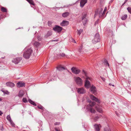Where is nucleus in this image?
<instances>
[{"instance_id":"1","label":"nucleus","mask_w":131,"mask_h":131,"mask_svg":"<svg viewBox=\"0 0 131 131\" xmlns=\"http://www.w3.org/2000/svg\"><path fill=\"white\" fill-rule=\"evenodd\" d=\"M32 51V49L31 47L28 48H25L23 54L24 57L26 59H29L31 56Z\"/></svg>"},{"instance_id":"2","label":"nucleus","mask_w":131,"mask_h":131,"mask_svg":"<svg viewBox=\"0 0 131 131\" xmlns=\"http://www.w3.org/2000/svg\"><path fill=\"white\" fill-rule=\"evenodd\" d=\"M83 72L86 77L84 86L86 88H88L91 86L90 81H92V79L87 75L86 73L84 70H83Z\"/></svg>"},{"instance_id":"3","label":"nucleus","mask_w":131,"mask_h":131,"mask_svg":"<svg viewBox=\"0 0 131 131\" xmlns=\"http://www.w3.org/2000/svg\"><path fill=\"white\" fill-rule=\"evenodd\" d=\"M88 102L89 103V104L87 105L86 107L87 109L90 110L91 113H95V111L92 108V107L95 104V103L92 102L91 100L89 101Z\"/></svg>"},{"instance_id":"4","label":"nucleus","mask_w":131,"mask_h":131,"mask_svg":"<svg viewBox=\"0 0 131 131\" xmlns=\"http://www.w3.org/2000/svg\"><path fill=\"white\" fill-rule=\"evenodd\" d=\"M74 80L76 84L79 86H81L83 84V81L81 78L79 77H75Z\"/></svg>"},{"instance_id":"5","label":"nucleus","mask_w":131,"mask_h":131,"mask_svg":"<svg viewBox=\"0 0 131 131\" xmlns=\"http://www.w3.org/2000/svg\"><path fill=\"white\" fill-rule=\"evenodd\" d=\"M100 36L99 34L97 33L95 35L94 39L92 40V42L93 43L95 44L100 41Z\"/></svg>"},{"instance_id":"6","label":"nucleus","mask_w":131,"mask_h":131,"mask_svg":"<svg viewBox=\"0 0 131 131\" xmlns=\"http://www.w3.org/2000/svg\"><path fill=\"white\" fill-rule=\"evenodd\" d=\"M53 29L55 31L59 32L61 31L62 28L58 25H56L53 28Z\"/></svg>"},{"instance_id":"7","label":"nucleus","mask_w":131,"mask_h":131,"mask_svg":"<svg viewBox=\"0 0 131 131\" xmlns=\"http://www.w3.org/2000/svg\"><path fill=\"white\" fill-rule=\"evenodd\" d=\"M71 70L73 73L76 74H79L80 72L79 70L77 68L74 67L71 68Z\"/></svg>"},{"instance_id":"8","label":"nucleus","mask_w":131,"mask_h":131,"mask_svg":"<svg viewBox=\"0 0 131 131\" xmlns=\"http://www.w3.org/2000/svg\"><path fill=\"white\" fill-rule=\"evenodd\" d=\"M22 60V58H17L14 59L12 60V62L15 64H17L19 63Z\"/></svg>"},{"instance_id":"9","label":"nucleus","mask_w":131,"mask_h":131,"mask_svg":"<svg viewBox=\"0 0 131 131\" xmlns=\"http://www.w3.org/2000/svg\"><path fill=\"white\" fill-rule=\"evenodd\" d=\"M90 97L91 99H92L93 100H94L95 101V102L98 103H100V102L99 100H98V99L97 98L95 97L93 95H90Z\"/></svg>"},{"instance_id":"10","label":"nucleus","mask_w":131,"mask_h":131,"mask_svg":"<svg viewBox=\"0 0 131 131\" xmlns=\"http://www.w3.org/2000/svg\"><path fill=\"white\" fill-rule=\"evenodd\" d=\"M96 110L98 112L101 113L102 112V107L99 105H97L96 106Z\"/></svg>"},{"instance_id":"11","label":"nucleus","mask_w":131,"mask_h":131,"mask_svg":"<svg viewBox=\"0 0 131 131\" xmlns=\"http://www.w3.org/2000/svg\"><path fill=\"white\" fill-rule=\"evenodd\" d=\"M69 24V22L65 20H63L60 23L61 25L62 26H66L68 25Z\"/></svg>"},{"instance_id":"12","label":"nucleus","mask_w":131,"mask_h":131,"mask_svg":"<svg viewBox=\"0 0 131 131\" xmlns=\"http://www.w3.org/2000/svg\"><path fill=\"white\" fill-rule=\"evenodd\" d=\"M87 2V0H81L80 2L81 7H83Z\"/></svg>"},{"instance_id":"13","label":"nucleus","mask_w":131,"mask_h":131,"mask_svg":"<svg viewBox=\"0 0 131 131\" xmlns=\"http://www.w3.org/2000/svg\"><path fill=\"white\" fill-rule=\"evenodd\" d=\"M77 91L78 93L80 94H83L85 92V91L83 88L78 89Z\"/></svg>"},{"instance_id":"14","label":"nucleus","mask_w":131,"mask_h":131,"mask_svg":"<svg viewBox=\"0 0 131 131\" xmlns=\"http://www.w3.org/2000/svg\"><path fill=\"white\" fill-rule=\"evenodd\" d=\"M94 126L95 131H100V127L101 126V125L100 124H95L94 125Z\"/></svg>"},{"instance_id":"15","label":"nucleus","mask_w":131,"mask_h":131,"mask_svg":"<svg viewBox=\"0 0 131 131\" xmlns=\"http://www.w3.org/2000/svg\"><path fill=\"white\" fill-rule=\"evenodd\" d=\"M7 119L10 122L11 124L13 126H14V124L12 121V120L11 119V118L10 117V116L9 115H8L7 116Z\"/></svg>"},{"instance_id":"16","label":"nucleus","mask_w":131,"mask_h":131,"mask_svg":"<svg viewBox=\"0 0 131 131\" xmlns=\"http://www.w3.org/2000/svg\"><path fill=\"white\" fill-rule=\"evenodd\" d=\"M17 86L18 88H20L24 86L25 83L24 82L23 83L22 82H18L17 83Z\"/></svg>"},{"instance_id":"17","label":"nucleus","mask_w":131,"mask_h":131,"mask_svg":"<svg viewBox=\"0 0 131 131\" xmlns=\"http://www.w3.org/2000/svg\"><path fill=\"white\" fill-rule=\"evenodd\" d=\"M57 69L59 71H61L63 70H66L67 69L65 67L59 66L57 67Z\"/></svg>"},{"instance_id":"18","label":"nucleus","mask_w":131,"mask_h":131,"mask_svg":"<svg viewBox=\"0 0 131 131\" xmlns=\"http://www.w3.org/2000/svg\"><path fill=\"white\" fill-rule=\"evenodd\" d=\"M6 84L7 86L10 87H13L15 85L12 82H7L6 83Z\"/></svg>"},{"instance_id":"19","label":"nucleus","mask_w":131,"mask_h":131,"mask_svg":"<svg viewBox=\"0 0 131 131\" xmlns=\"http://www.w3.org/2000/svg\"><path fill=\"white\" fill-rule=\"evenodd\" d=\"M69 13L68 12H66L62 14V16L64 17H66L69 16Z\"/></svg>"},{"instance_id":"20","label":"nucleus","mask_w":131,"mask_h":131,"mask_svg":"<svg viewBox=\"0 0 131 131\" xmlns=\"http://www.w3.org/2000/svg\"><path fill=\"white\" fill-rule=\"evenodd\" d=\"M24 95V92L22 90H20L19 92L18 96L20 97H22Z\"/></svg>"},{"instance_id":"21","label":"nucleus","mask_w":131,"mask_h":131,"mask_svg":"<svg viewBox=\"0 0 131 131\" xmlns=\"http://www.w3.org/2000/svg\"><path fill=\"white\" fill-rule=\"evenodd\" d=\"M90 89L91 91L93 93H94L96 91V88L95 86H92Z\"/></svg>"},{"instance_id":"22","label":"nucleus","mask_w":131,"mask_h":131,"mask_svg":"<svg viewBox=\"0 0 131 131\" xmlns=\"http://www.w3.org/2000/svg\"><path fill=\"white\" fill-rule=\"evenodd\" d=\"M29 102L32 105L36 106V103H35L32 100H31L30 99H29L28 100Z\"/></svg>"},{"instance_id":"23","label":"nucleus","mask_w":131,"mask_h":131,"mask_svg":"<svg viewBox=\"0 0 131 131\" xmlns=\"http://www.w3.org/2000/svg\"><path fill=\"white\" fill-rule=\"evenodd\" d=\"M103 11V9L102 8H101L100 10L99 13V17H103L104 16H102V12Z\"/></svg>"},{"instance_id":"24","label":"nucleus","mask_w":131,"mask_h":131,"mask_svg":"<svg viewBox=\"0 0 131 131\" xmlns=\"http://www.w3.org/2000/svg\"><path fill=\"white\" fill-rule=\"evenodd\" d=\"M1 10L2 12H7V10L5 7H2L1 8Z\"/></svg>"},{"instance_id":"25","label":"nucleus","mask_w":131,"mask_h":131,"mask_svg":"<svg viewBox=\"0 0 131 131\" xmlns=\"http://www.w3.org/2000/svg\"><path fill=\"white\" fill-rule=\"evenodd\" d=\"M127 14H125L124 16H123L121 17V19L123 20H125L127 18Z\"/></svg>"},{"instance_id":"26","label":"nucleus","mask_w":131,"mask_h":131,"mask_svg":"<svg viewBox=\"0 0 131 131\" xmlns=\"http://www.w3.org/2000/svg\"><path fill=\"white\" fill-rule=\"evenodd\" d=\"M104 131H111L109 127L108 126L105 127L104 129Z\"/></svg>"},{"instance_id":"27","label":"nucleus","mask_w":131,"mask_h":131,"mask_svg":"<svg viewBox=\"0 0 131 131\" xmlns=\"http://www.w3.org/2000/svg\"><path fill=\"white\" fill-rule=\"evenodd\" d=\"M40 45V43L38 42H35L34 43V45L36 47H38Z\"/></svg>"},{"instance_id":"28","label":"nucleus","mask_w":131,"mask_h":131,"mask_svg":"<svg viewBox=\"0 0 131 131\" xmlns=\"http://www.w3.org/2000/svg\"><path fill=\"white\" fill-rule=\"evenodd\" d=\"M100 117H101V116H98L97 115L95 116V117L94 118V120L95 121H96L97 120L99 119Z\"/></svg>"},{"instance_id":"29","label":"nucleus","mask_w":131,"mask_h":131,"mask_svg":"<svg viewBox=\"0 0 131 131\" xmlns=\"http://www.w3.org/2000/svg\"><path fill=\"white\" fill-rule=\"evenodd\" d=\"M30 4L33 5H35L34 2L32 0H26Z\"/></svg>"},{"instance_id":"30","label":"nucleus","mask_w":131,"mask_h":131,"mask_svg":"<svg viewBox=\"0 0 131 131\" xmlns=\"http://www.w3.org/2000/svg\"><path fill=\"white\" fill-rule=\"evenodd\" d=\"M87 14H83L82 17V20H83L84 18H86Z\"/></svg>"},{"instance_id":"31","label":"nucleus","mask_w":131,"mask_h":131,"mask_svg":"<svg viewBox=\"0 0 131 131\" xmlns=\"http://www.w3.org/2000/svg\"><path fill=\"white\" fill-rule=\"evenodd\" d=\"M104 64L106 66H108L109 67V64L108 63V62L106 60V59H105L104 60Z\"/></svg>"},{"instance_id":"32","label":"nucleus","mask_w":131,"mask_h":131,"mask_svg":"<svg viewBox=\"0 0 131 131\" xmlns=\"http://www.w3.org/2000/svg\"><path fill=\"white\" fill-rule=\"evenodd\" d=\"M78 35L80 36L81 33L83 32V30L82 29H80L78 30Z\"/></svg>"},{"instance_id":"33","label":"nucleus","mask_w":131,"mask_h":131,"mask_svg":"<svg viewBox=\"0 0 131 131\" xmlns=\"http://www.w3.org/2000/svg\"><path fill=\"white\" fill-rule=\"evenodd\" d=\"M52 35V32L51 31H48L46 36V37L50 36Z\"/></svg>"},{"instance_id":"34","label":"nucleus","mask_w":131,"mask_h":131,"mask_svg":"<svg viewBox=\"0 0 131 131\" xmlns=\"http://www.w3.org/2000/svg\"><path fill=\"white\" fill-rule=\"evenodd\" d=\"M107 9V7H105L104 11L103 12L102 16H104V15L105 13V12L106 11Z\"/></svg>"},{"instance_id":"35","label":"nucleus","mask_w":131,"mask_h":131,"mask_svg":"<svg viewBox=\"0 0 131 131\" xmlns=\"http://www.w3.org/2000/svg\"><path fill=\"white\" fill-rule=\"evenodd\" d=\"M83 21V23L84 24H85L86 23L87 19L86 18H85L83 20H82Z\"/></svg>"},{"instance_id":"36","label":"nucleus","mask_w":131,"mask_h":131,"mask_svg":"<svg viewBox=\"0 0 131 131\" xmlns=\"http://www.w3.org/2000/svg\"><path fill=\"white\" fill-rule=\"evenodd\" d=\"M38 107L39 108L42 110H43L44 109L43 107V106H42L41 105L38 106Z\"/></svg>"},{"instance_id":"37","label":"nucleus","mask_w":131,"mask_h":131,"mask_svg":"<svg viewBox=\"0 0 131 131\" xmlns=\"http://www.w3.org/2000/svg\"><path fill=\"white\" fill-rule=\"evenodd\" d=\"M82 48V46H81L80 47V48H79V50H78L79 52H80V53L81 52Z\"/></svg>"},{"instance_id":"38","label":"nucleus","mask_w":131,"mask_h":131,"mask_svg":"<svg viewBox=\"0 0 131 131\" xmlns=\"http://www.w3.org/2000/svg\"><path fill=\"white\" fill-rule=\"evenodd\" d=\"M22 101L23 102L25 103H26L27 102V100L25 98H23Z\"/></svg>"},{"instance_id":"39","label":"nucleus","mask_w":131,"mask_h":131,"mask_svg":"<svg viewBox=\"0 0 131 131\" xmlns=\"http://www.w3.org/2000/svg\"><path fill=\"white\" fill-rule=\"evenodd\" d=\"M127 10L128 12L131 14V8L128 7L127 8Z\"/></svg>"},{"instance_id":"40","label":"nucleus","mask_w":131,"mask_h":131,"mask_svg":"<svg viewBox=\"0 0 131 131\" xmlns=\"http://www.w3.org/2000/svg\"><path fill=\"white\" fill-rule=\"evenodd\" d=\"M60 55L62 57H64L65 56V54L63 53H60Z\"/></svg>"},{"instance_id":"41","label":"nucleus","mask_w":131,"mask_h":131,"mask_svg":"<svg viewBox=\"0 0 131 131\" xmlns=\"http://www.w3.org/2000/svg\"><path fill=\"white\" fill-rule=\"evenodd\" d=\"M60 123L59 122H56L54 123L55 125H59L60 124Z\"/></svg>"},{"instance_id":"42","label":"nucleus","mask_w":131,"mask_h":131,"mask_svg":"<svg viewBox=\"0 0 131 131\" xmlns=\"http://www.w3.org/2000/svg\"><path fill=\"white\" fill-rule=\"evenodd\" d=\"M97 14V13L96 12H95V14H94V17L96 16Z\"/></svg>"},{"instance_id":"43","label":"nucleus","mask_w":131,"mask_h":131,"mask_svg":"<svg viewBox=\"0 0 131 131\" xmlns=\"http://www.w3.org/2000/svg\"><path fill=\"white\" fill-rule=\"evenodd\" d=\"M101 77V78L102 80H103V81H104L105 80V79L104 78H103V77Z\"/></svg>"},{"instance_id":"44","label":"nucleus","mask_w":131,"mask_h":131,"mask_svg":"<svg viewBox=\"0 0 131 131\" xmlns=\"http://www.w3.org/2000/svg\"><path fill=\"white\" fill-rule=\"evenodd\" d=\"M5 93L7 94H9V93L7 91L6 92V93Z\"/></svg>"},{"instance_id":"45","label":"nucleus","mask_w":131,"mask_h":131,"mask_svg":"<svg viewBox=\"0 0 131 131\" xmlns=\"http://www.w3.org/2000/svg\"><path fill=\"white\" fill-rule=\"evenodd\" d=\"M55 130L56 131H60V130H59L57 128H55Z\"/></svg>"},{"instance_id":"46","label":"nucleus","mask_w":131,"mask_h":131,"mask_svg":"<svg viewBox=\"0 0 131 131\" xmlns=\"http://www.w3.org/2000/svg\"><path fill=\"white\" fill-rule=\"evenodd\" d=\"M3 114V113L0 111V115L1 116Z\"/></svg>"},{"instance_id":"47","label":"nucleus","mask_w":131,"mask_h":131,"mask_svg":"<svg viewBox=\"0 0 131 131\" xmlns=\"http://www.w3.org/2000/svg\"><path fill=\"white\" fill-rule=\"evenodd\" d=\"M58 41V40H52V41H56L57 42Z\"/></svg>"},{"instance_id":"48","label":"nucleus","mask_w":131,"mask_h":131,"mask_svg":"<svg viewBox=\"0 0 131 131\" xmlns=\"http://www.w3.org/2000/svg\"><path fill=\"white\" fill-rule=\"evenodd\" d=\"M115 113L117 116H118V114L116 112H115Z\"/></svg>"},{"instance_id":"49","label":"nucleus","mask_w":131,"mask_h":131,"mask_svg":"<svg viewBox=\"0 0 131 131\" xmlns=\"http://www.w3.org/2000/svg\"><path fill=\"white\" fill-rule=\"evenodd\" d=\"M73 40V42H74V43H76L75 41V40H74V39Z\"/></svg>"},{"instance_id":"50","label":"nucleus","mask_w":131,"mask_h":131,"mask_svg":"<svg viewBox=\"0 0 131 131\" xmlns=\"http://www.w3.org/2000/svg\"><path fill=\"white\" fill-rule=\"evenodd\" d=\"M58 8L56 7H53L52 8Z\"/></svg>"},{"instance_id":"51","label":"nucleus","mask_w":131,"mask_h":131,"mask_svg":"<svg viewBox=\"0 0 131 131\" xmlns=\"http://www.w3.org/2000/svg\"><path fill=\"white\" fill-rule=\"evenodd\" d=\"M109 84L110 85H112V84L111 83H109Z\"/></svg>"},{"instance_id":"52","label":"nucleus","mask_w":131,"mask_h":131,"mask_svg":"<svg viewBox=\"0 0 131 131\" xmlns=\"http://www.w3.org/2000/svg\"><path fill=\"white\" fill-rule=\"evenodd\" d=\"M127 0H126L124 2L126 3L127 1Z\"/></svg>"},{"instance_id":"53","label":"nucleus","mask_w":131,"mask_h":131,"mask_svg":"<svg viewBox=\"0 0 131 131\" xmlns=\"http://www.w3.org/2000/svg\"><path fill=\"white\" fill-rule=\"evenodd\" d=\"M2 100V99L1 98H0V101Z\"/></svg>"},{"instance_id":"54","label":"nucleus","mask_w":131,"mask_h":131,"mask_svg":"<svg viewBox=\"0 0 131 131\" xmlns=\"http://www.w3.org/2000/svg\"><path fill=\"white\" fill-rule=\"evenodd\" d=\"M125 3V2H124V3H123V4H122V6L123 5H124Z\"/></svg>"},{"instance_id":"55","label":"nucleus","mask_w":131,"mask_h":131,"mask_svg":"<svg viewBox=\"0 0 131 131\" xmlns=\"http://www.w3.org/2000/svg\"><path fill=\"white\" fill-rule=\"evenodd\" d=\"M112 85L113 86H114V85L113 84Z\"/></svg>"},{"instance_id":"56","label":"nucleus","mask_w":131,"mask_h":131,"mask_svg":"<svg viewBox=\"0 0 131 131\" xmlns=\"http://www.w3.org/2000/svg\"><path fill=\"white\" fill-rule=\"evenodd\" d=\"M4 58V57H2V58Z\"/></svg>"},{"instance_id":"57","label":"nucleus","mask_w":131,"mask_h":131,"mask_svg":"<svg viewBox=\"0 0 131 131\" xmlns=\"http://www.w3.org/2000/svg\"><path fill=\"white\" fill-rule=\"evenodd\" d=\"M49 22H49V21H48V24H49Z\"/></svg>"},{"instance_id":"58","label":"nucleus","mask_w":131,"mask_h":131,"mask_svg":"<svg viewBox=\"0 0 131 131\" xmlns=\"http://www.w3.org/2000/svg\"><path fill=\"white\" fill-rule=\"evenodd\" d=\"M23 131H25V130H24Z\"/></svg>"}]
</instances>
